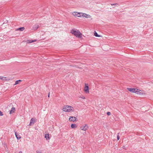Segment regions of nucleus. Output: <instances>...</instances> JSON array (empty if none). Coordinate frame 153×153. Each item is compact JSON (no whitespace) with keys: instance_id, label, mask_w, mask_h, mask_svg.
<instances>
[{"instance_id":"obj_1","label":"nucleus","mask_w":153,"mask_h":153,"mask_svg":"<svg viewBox=\"0 0 153 153\" xmlns=\"http://www.w3.org/2000/svg\"><path fill=\"white\" fill-rule=\"evenodd\" d=\"M127 89L129 91L136 93L137 94L142 95L144 94L143 93L142 91L137 88H127Z\"/></svg>"},{"instance_id":"obj_2","label":"nucleus","mask_w":153,"mask_h":153,"mask_svg":"<svg viewBox=\"0 0 153 153\" xmlns=\"http://www.w3.org/2000/svg\"><path fill=\"white\" fill-rule=\"evenodd\" d=\"M70 32L76 37L80 38L82 37V33L78 30H76L75 29H72L71 30Z\"/></svg>"},{"instance_id":"obj_3","label":"nucleus","mask_w":153,"mask_h":153,"mask_svg":"<svg viewBox=\"0 0 153 153\" xmlns=\"http://www.w3.org/2000/svg\"><path fill=\"white\" fill-rule=\"evenodd\" d=\"M62 110L64 111L69 112L74 111V109L73 107L67 105L64 106Z\"/></svg>"},{"instance_id":"obj_4","label":"nucleus","mask_w":153,"mask_h":153,"mask_svg":"<svg viewBox=\"0 0 153 153\" xmlns=\"http://www.w3.org/2000/svg\"><path fill=\"white\" fill-rule=\"evenodd\" d=\"M79 14H78V17H85L87 18H91V16L90 15L87 14L85 13H82L78 12Z\"/></svg>"},{"instance_id":"obj_5","label":"nucleus","mask_w":153,"mask_h":153,"mask_svg":"<svg viewBox=\"0 0 153 153\" xmlns=\"http://www.w3.org/2000/svg\"><path fill=\"white\" fill-rule=\"evenodd\" d=\"M88 128V126L87 124H85L84 125L81 126L80 129L84 131H86Z\"/></svg>"},{"instance_id":"obj_6","label":"nucleus","mask_w":153,"mask_h":153,"mask_svg":"<svg viewBox=\"0 0 153 153\" xmlns=\"http://www.w3.org/2000/svg\"><path fill=\"white\" fill-rule=\"evenodd\" d=\"M84 90L85 93L88 94L89 93V87L88 86L86 85V84H85V86L84 87Z\"/></svg>"},{"instance_id":"obj_7","label":"nucleus","mask_w":153,"mask_h":153,"mask_svg":"<svg viewBox=\"0 0 153 153\" xmlns=\"http://www.w3.org/2000/svg\"><path fill=\"white\" fill-rule=\"evenodd\" d=\"M76 118L74 117H70L69 118V121H70L74 122L76 121Z\"/></svg>"},{"instance_id":"obj_8","label":"nucleus","mask_w":153,"mask_h":153,"mask_svg":"<svg viewBox=\"0 0 153 153\" xmlns=\"http://www.w3.org/2000/svg\"><path fill=\"white\" fill-rule=\"evenodd\" d=\"M35 122V120L33 118H32L30 120V123L29 124V126H31L32 125H33L34 123Z\"/></svg>"},{"instance_id":"obj_9","label":"nucleus","mask_w":153,"mask_h":153,"mask_svg":"<svg viewBox=\"0 0 153 153\" xmlns=\"http://www.w3.org/2000/svg\"><path fill=\"white\" fill-rule=\"evenodd\" d=\"M15 135L16 138H17V139L19 140L20 138H21V137L20 136V135L16 132H15Z\"/></svg>"},{"instance_id":"obj_10","label":"nucleus","mask_w":153,"mask_h":153,"mask_svg":"<svg viewBox=\"0 0 153 153\" xmlns=\"http://www.w3.org/2000/svg\"><path fill=\"white\" fill-rule=\"evenodd\" d=\"M39 27V25L37 24H36L33 27V29L34 30L37 29Z\"/></svg>"},{"instance_id":"obj_11","label":"nucleus","mask_w":153,"mask_h":153,"mask_svg":"<svg viewBox=\"0 0 153 153\" xmlns=\"http://www.w3.org/2000/svg\"><path fill=\"white\" fill-rule=\"evenodd\" d=\"M25 29V28L24 27H19L16 29L17 30H19L20 31H22L24 30Z\"/></svg>"},{"instance_id":"obj_12","label":"nucleus","mask_w":153,"mask_h":153,"mask_svg":"<svg viewBox=\"0 0 153 153\" xmlns=\"http://www.w3.org/2000/svg\"><path fill=\"white\" fill-rule=\"evenodd\" d=\"M77 126L75 124H72L71 126V127L72 128H76Z\"/></svg>"},{"instance_id":"obj_13","label":"nucleus","mask_w":153,"mask_h":153,"mask_svg":"<svg viewBox=\"0 0 153 153\" xmlns=\"http://www.w3.org/2000/svg\"><path fill=\"white\" fill-rule=\"evenodd\" d=\"M15 111V108L14 107H13L12 108L11 111H10V114H12Z\"/></svg>"},{"instance_id":"obj_14","label":"nucleus","mask_w":153,"mask_h":153,"mask_svg":"<svg viewBox=\"0 0 153 153\" xmlns=\"http://www.w3.org/2000/svg\"><path fill=\"white\" fill-rule=\"evenodd\" d=\"M72 14L74 16L77 17V16L78 15V14H79V13L78 12H74L72 13Z\"/></svg>"},{"instance_id":"obj_15","label":"nucleus","mask_w":153,"mask_h":153,"mask_svg":"<svg viewBox=\"0 0 153 153\" xmlns=\"http://www.w3.org/2000/svg\"><path fill=\"white\" fill-rule=\"evenodd\" d=\"M36 41V40H27V42L29 43H31L32 42H35Z\"/></svg>"},{"instance_id":"obj_16","label":"nucleus","mask_w":153,"mask_h":153,"mask_svg":"<svg viewBox=\"0 0 153 153\" xmlns=\"http://www.w3.org/2000/svg\"><path fill=\"white\" fill-rule=\"evenodd\" d=\"M45 137L46 139H49V135L48 134H46L45 135Z\"/></svg>"},{"instance_id":"obj_17","label":"nucleus","mask_w":153,"mask_h":153,"mask_svg":"<svg viewBox=\"0 0 153 153\" xmlns=\"http://www.w3.org/2000/svg\"><path fill=\"white\" fill-rule=\"evenodd\" d=\"M21 81H22L20 80H16L15 82L14 85H16L18 84L19 83V82H21Z\"/></svg>"},{"instance_id":"obj_18","label":"nucleus","mask_w":153,"mask_h":153,"mask_svg":"<svg viewBox=\"0 0 153 153\" xmlns=\"http://www.w3.org/2000/svg\"><path fill=\"white\" fill-rule=\"evenodd\" d=\"M94 35L96 36V37H100V36L99 35H98L97 33L95 32L94 33Z\"/></svg>"},{"instance_id":"obj_19","label":"nucleus","mask_w":153,"mask_h":153,"mask_svg":"<svg viewBox=\"0 0 153 153\" xmlns=\"http://www.w3.org/2000/svg\"><path fill=\"white\" fill-rule=\"evenodd\" d=\"M120 138V137L119 136V133H118L117 134V140H119Z\"/></svg>"},{"instance_id":"obj_20","label":"nucleus","mask_w":153,"mask_h":153,"mask_svg":"<svg viewBox=\"0 0 153 153\" xmlns=\"http://www.w3.org/2000/svg\"><path fill=\"white\" fill-rule=\"evenodd\" d=\"M111 5H113L115 7H116L117 5H118V3H115L114 4H111Z\"/></svg>"},{"instance_id":"obj_21","label":"nucleus","mask_w":153,"mask_h":153,"mask_svg":"<svg viewBox=\"0 0 153 153\" xmlns=\"http://www.w3.org/2000/svg\"><path fill=\"white\" fill-rule=\"evenodd\" d=\"M106 114L108 116H110L111 114V113L110 112H107Z\"/></svg>"},{"instance_id":"obj_22","label":"nucleus","mask_w":153,"mask_h":153,"mask_svg":"<svg viewBox=\"0 0 153 153\" xmlns=\"http://www.w3.org/2000/svg\"><path fill=\"white\" fill-rule=\"evenodd\" d=\"M3 115V114H2V113L0 111V116H2Z\"/></svg>"},{"instance_id":"obj_23","label":"nucleus","mask_w":153,"mask_h":153,"mask_svg":"<svg viewBox=\"0 0 153 153\" xmlns=\"http://www.w3.org/2000/svg\"><path fill=\"white\" fill-rule=\"evenodd\" d=\"M4 77L1 76H0V79H3Z\"/></svg>"},{"instance_id":"obj_24","label":"nucleus","mask_w":153,"mask_h":153,"mask_svg":"<svg viewBox=\"0 0 153 153\" xmlns=\"http://www.w3.org/2000/svg\"><path fill=\"white\" fill-rule=\"evenodd\" d=\"M37 153H42V152H40L39 151H36Z\"/></svg>"},{"instance_id":"obj_25","label":"nucleus","mask_w":153,"mask_h":153,"mask_svg":"<svg viewBox=\"0 0 153 153\" xmlns=\"http://www.w3.org/2000/svg\"><path fill=\"white\" fill-rule=\"evenodd\" d=\"M81 98L83 99H85V97L84 96H82V97H81Z\"/></svg>"},{"instance_id":"obj_26","label":"nucleus","mask_w":153,"mask_h":153,"mask_svg":"<svg viewBox=\"0 0 153 153\" xmlns=\"http://www.w3.org/2000/svg\"><path fill=\"white\" fill-rule=\"evenodd\" d=\"M48 97H50V93H48Z\"/></svg>"},{"instance_id":"obj_27","label":"nucleus","mask_w":153,"mask_h":153,"mask_svg":"<svg viewBox=\"0 0 153 153\" xmlns=\"http://www.w3.org/2000/svg\"><path fill=\"white\" fill-rule=\"evenodd\" d=\"M19 153H22V151H20Z\"/></svg>"},{"instance_id":"obj_28","label":"nucleus","mask_w":153,"mask_h":153,"mask_svg":"<svg viewBox=\"0 0 153 153\" xmlns=\"http://www.w3.org/2000/svg\"><path fill=\"white\" fill-rule=\"evenodd\" d=\"M123 149H125V146H123Z\"/></svg>"}]
</instances>
